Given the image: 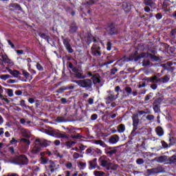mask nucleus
Segmentation results:
<instances>
[{
	"label": "nucleus",
	"instance_id": "obj_1",
	"mask_svg": "<svg viewBox=\"0 0 176 176\" xmlns=\"http://www.w3.org/2000/svg\"><path fill=\"white\" fill-rule=\"evenodd\" d=\"M145 57H150L153 61H159L160 58L159 56H156V55H153L149 52H141L138 54V47H135V50L129 56V59L131 60H134L135 63L137 61H140L141 58H145Z\"/></svg>",
	"mask_w": 176,
	"mask_h": 176
},
{
	"label": "nucleus",
	"instance_id": "obj_2",
	"mask_svg": "<svg viewBox=\"0 0 176 176\" xmlns=\"http://www.w3.org/2000/svg\"><path fill=\"white\" fill-rule=\"evenodd\" d=\"M69 68L74 72V76L76 79L82 80V79H86V78H90L91 76V72H88L85 74H83V71H80L78 67H74L72 63H69Z\"/></svg>",
	"mask_w": 176,
	"mask_h": 176
},
{
	"label": "nucleus",
	"instance_id": "obj_3",
	"mask_svg": "<svg viewBox=\"0 0 176 176\" xmlns=\"http://www.w3.org/2000/svg\"><path fill=\"white\" fill-rule=\"evenodd\" d=\"M132 122L133 129L131 132V135L129 137L131 141L135 140V137L140 134V132H137V130H138V125L140 124V118H138V114H134L132 116Z\"/></svg>",
	"mask_w": 176,
	"mask_h": 176
},
{
	"label": "nucleus",
	"instance_id": "obj_4",
	"mask_svg": "<svg viewBox=\"0 0 176 176\" xmlns=\"http://www.w3.org/2000/svg\"><path fill=\"white\" fill-rule=\"evenodd\" d=\"M73 83H76L79 87L87 89L88 91H93V81L90 78L82 80H72Z\"/></svg>",
	"mask_w": 176,
	"mask_h": 176
},
{
	"label": "nucleus",
	"instance_id": "obj_5",
	"mask_svg": "<svg viewBox=\"0 0 176 176\" xmlns=\"http://www.w3.org/2000/svg\"><path fill=\"white\" fill-rule=\"evenodd\" d=\"M30 161L28 158L25 155H16L14 160V164H16V166H20V167H24V166H27Z\"/></svg>",
	"mask_w": 176,
	"mask_h": 176
},
{
	"label": "nucleus",
	"instance_id": "obj_6",
	"mask_svg": "<svg viewBox=\"0 0 176 176\" xmlns=\"http://www.w3.org/2000/svg\"><path fill=\"white\" fill-rule=\"evenodd\" d=\"M105 30L110 36H113L115 35H118L119 34V30L116 28V25L113 23H108L106 25Z\"/></svg>",
	"mask_w": 176,
	"mask_h": 176
},
{
	"label": "nucleus",
	"instance_id": "obj_7",
	"mask_svg": "<svg viewBox=\"0 0 176 176\" xmlns=\"http://www.w3.org/2000/svg\"><path fill=\"white\" fill-rule=\"evenodd\" d=\"M153 100H154L153 103V109L155 113H160L162 112V110H160V106L162 105L163 98L160 97L157 98H153Z\"/></svg>",
	"mask_w": 176,
	"mask_h": 176
},
{
	"label": "nucleus",
	"instance_id": "obj_8",
	"mask_svg": "<svg viewBox=\"0 0 176 176\" xmlns=\"http://www.w3.org/2000/svg\"><path fill=\"white\" fill-rule=\"evenodd\" d=\"M91 53L95 57H101L102 50L100 46V43L94 44L91 47Z\"/></svg>",
	"mask_w": 176,
	"mask_h": 176
},
{
	"label": "nucleus",
	"instance_id": "obj_9",
	"mask_svg": "<svg viewBox=\"0 0 176 176\" xmlns=\"http://www.w3.org/2000/svg\"><path fill=\"white\" fill-rule=\"evenodd\" d=\"M50 135L52 137H57L58 138H65V140H69V135H67L65 133H61L58 130H52L50 131Z\"/></svg>",
	"mask_w": 176,
	"mask_h": 176
},
{
	"label": "nucleus",
	"instance_id": "obj_10",
	"mask_svg": "<svg viewBox=\"0 0 176 176\" xmlns=\"http://www.w3.org/2000/svg\"><path fill=\"white\" fill-rule=\"evenodd\" d=\"M108 96L105 98L107 101V104H109V102H112L113 101H116V100H118L119 98V93H118L116 95H115V92L113 91H107Z\"/></svg>",
	"mask_w": 176,
	"mask_h": 176
},
{
	"label": "nucleus",
	"instance_id": "obj_11",
	"mask_svg": "<svg viewBox=\"0 0 176 176\" xmlns=\"http://www.w3.org/2000/svg\"><path fill=\"white\" fill-rule=\"evenodd\" d=\"M62 42L66 49L67 50L68 53H74V49H72V47L71 46V40H69L68 38H64V36H61Z\"/></svg>",
	"mask_w": 176,
	"mask_h": 176
},
{
	"label": "nucleus",
	"instance_id": "obj_12",
	"mask_svg": "<svg viewBox=\"0 0 176 176\" xmlns=\"http://www.w3.org/2000/svg\"><path fill=\"white\" fill-rule=\"evenodd\" d=\"M90 78L92 84L100 85V86H102V84L101 83V76H100V74L96 73L93 74V73L91 72V76H90Z\"/></svg>",
	"mask_w": 176,
	"mask_h": 176
},
{
	"label": "nucleus",
	"instance_id": "obj_13",
	"mask_svg": "<svg viewBox=\"0 0 176 176\" xmlns=\"http://www.w3.org/2000/svg\"><path fill=\"white\" fill-rule=\"evenodd\" d=\"M104 153L109 157H112L113 155H116V153H118V148H116V147L107 146L106 148H104Z\"/></svg>",
	"mask_w": 176,
	"mask_h": 176
},
{
	"label": "nucleus",
	"instance_id": "obj_14",
	"mask_svg": "<svg viewBox=\"0 0 176 176\" xmlns=\"http://www.w3.org/2000/svg\"><path fill=\"white\" fill-rule=\"evenodd\" d=\"M1 58L0 59V65L5 67V64H12V60L9 59L6 54L1 55Z\"/></svg>",
	"mask_w": 176,
	"mask_h": 176
},
{
	"label": "nucleus",
	"instance_id": "obj_15",
	"mask_svg": "<svg viewBox=\"0 0 176 176\" xmlns=\"http://www.w3.org/2000/svg\"><path fill=\"white\" fill-rule=\"evenodd\" d=\"M162 168L160 167L153 168L151 169H147V175H155V174H160L162 173Z\"/></svg>",
	"mask_w": 176,
	"mask_h": 176
},
{
	"label": "nucleus",
	"instance_id": "obj_16",
	"mask_svg": "<svg viewBox=\"0 0 176 176\" xmlns=\"http://www.w3.org/2000/svg\"><path fill=\"white\" fill-rule=\"evenodd\" d=\"M35 142L38 144L39 146H41V148H46L50 145V142L47 140H41V139H36L35 140Z\"/></svg>",
	"mask_w": 176,
	"mask_h": 176
},
{
	"label": "nucleus",
	"instance_id": "obj_17",
	"mask_svg": "<svg viewBox=\"0 0 176 176\" xmlns=\"http://www.w3.org/2000/svg\"><path fill=\"white\" fill-rule=\"evenodd\" d=\"M50 165L48 166V170H50V173L53 174L54 171H57L58 167L56 166V162L52 160H49Z\"/></svg>",
	"mask_w": 176,
	"mask_h": 176
},
{
	"label": "nucleus",
	"instance_id": "obj_18",
	"mask_svg": "<svg viewBox=\"0 0 176 176\" xmlns=\"http://www.w3.org/2000/svg\"><path fill=\"white\" fill-rule=\"evenodd\" d=\"M143 80L147 82V83H157V76H153L152 77H144Z\"/></svg>",
	"mask_w": 176,
	"mask_h": 176
},
{
	"label": "nucleus",
	"instance_id": "obj_19",
	"mask_svg": "<svg viewBox=\"0 0 176 176\" xmlns=\"http://www.w3.org/2000/svg\"><path fill=\"white\" fill-rule=\"evenodd\" d=\"M88 164L89 166V170H94L97 168V158H94V160L89 161Z\"/></svg>",
	"mask_w": 176,
	"mask_h": 176
},
{
	"label": "nucleus",
	"instance_id": "obj_20",
	"mask_svg": "<svg viewBox=\"0 0 176 176\" xmlns=\"http://www.w3.org/2000/svg\"><path fill=\"white\" fill-rule=\"evenodd\" d=\"M119 141V135H113L109 139V144H116Z\"/></svg>",
	"mask_w": 176,
	"mask_h": 176
},
{
	"label": "nucleus",
	"instance_id": "obj_21",
	"mask_svg": "<svg viewBox=\"0 0 176 176\" xmlns=\"http://www.w3.org/2000/svg\"><path fill=\"white\" fill-rule=\"evenodd\" d=\"M78 26L76 25V23H73L69 26V34H76V31H78Z\"/></svg>",
	"mask_w": 176,
	"mask_h": 176
},
{
	"label": "nucleus",
	"instance_id": "obj_22",
	"mask_svg": "<svg viewBox=\"0 0 176 176\" xmlns=\"http://www.w3.org/2000/svg\"><path fill=\"white\" fill-rule=\"evenodd\" d=\"M155 133L158 137H163L164 135V131L162 126H157L155 128Z\"/></svg>",
	"mask_w": 176,
	"mask_h": 176
},
{
	"label": "nucleus",
	"instance_id": "obj_23",
	"mask_svg": "<svg viewBox=\"0 0 176 176\" xmlns=\"http://www.w3.org/2000/svg\"><path fill=\"white\" fill-rule=\"evenodd\" d=\"M164 71H168V72H170V74H173L174 72V70L175 69V67H171L170 65H162Z\"/></svg>",
	"mask_w": 176,
	"mask_h": 176
},
{
	"label": "nucleus",
	"instance_id": "obj_24",
	"mask_svg": "<svg viewBox=\"0 0 176 176\" xmlns=\"http://www.w3.org/2000/svg\"><path fill=\"white\" fill-rule=\"evenodd\" d=\"M42 151V147L41 146H39V144L38 143H36L35 144V146L33 147L32 150V152L33 153H39V151Z\"/></svg>",
	"mask_w": 176,
	"mask_h": 176
},
{
	"label": "nucleus",
	"instance_id": "obj_25",
	"mask_svg": "<svg viewBox=\"0 0 176 176\" xmlns=\"http://www.w3.org/2000/svg\"><path fill=\"white\" fill-rule=\"evenodd\" d=\"M38 36L40 37H41L42 39H45V41H47V43H50V36L41 32L38 33Z\"/></svg>",
	"mask_w": 176,
	"mask_h": 176
},
{
	"label": "nucleus",
	"instance_id": "obj_26",
	"mask_svg": "<svg viewBox=\"0 0 176 176\" xmlns=\"http://www.w3.org/2000/svg\"><path fill=\"white\" fill-rule=\"evenodd\" d=\"M64 129L66 130L67 133H69V134H74L76 133V128L72 126H69L67 128L64 127Z\"/></svg>",
	"mask_w": 176,
	"mask_h": 176
},
{
	"label": "nucleus",
	"instance_id": "obj_27",
	"mask_svg": "<svg viewBox=\"0 0 176 176\" xmlns=\"http://www.w3.org/2000/svg\"><path fill=\"white\" fill-rule=\"evenodd\" d=\"M122 8L124 10V12L129 13V12L131 10V5H130V3H124L122 4Z\"/></svg>",
	"mask_w": 176,
	"mask_h": 176
},
{
	"label": "nucleus",
	"instance_id": "obj_28",
	"mask_svg": "<svg viewBox=\"0 0 176 176\" xmlns=\"http://www.w3.org/2000/svg\"><path fill=\"white\" fill-rule=\"evenodd\" d=\"M83 5L85 8H90L91 6H93V5H96V0H89L84 3Z\"/></svg>",
	"mask_w": 176,
	"mask_h": 176
},
{
	"label": "nucleus",
	"instance_id": "obj_29",
	"mask_svg": "<svg viewBox=\"0 0 176 176\" xmlns=\"http://www.w3.org/2000/svg\"><path fill=\"white\" fill-rule=\"evenodd\" d=\"M168 157L166 155H161L157 157V162L158 163H164V162H167Z\"/></svg>",
	"mask_w": 176,
	"mask_h": 176
},
{
	"label": "nucleus",
	"instance_id": "obj_30",
	"mask_svg": "<svg viewBox=\"0 0 176 176\" xmlns=\"http://www.w3.org/2000/svg\"><path fill=\"white\" fill-rule=\"evenodd\" d=\"M10 75H12L14 78H19V75H21V73L19 72L18 70H10Z\"/></svg>",
	"mask_w": 176,
	"mask_h": 176
},
{
	"label": "nucleus",
	"instance_id": "obj_31",
	"mask_svg": "<svg viewBox=\"0 0 176 176\" xmlns=\"http://www.w3.org/2000/svg\"><path fill=\"white\" fill-rule=\"evenodd\" d=\"M99 161L102 167H107L108 164H112V163L108 162V161L105 160H101V158L99 159Z\"/></svg>",
	"mask_w": 176,
	"mask_h": 176
},
{
	"label": "nucleus",
	"instance_id": "obj_32",
	"mask_svg": "<svg viewBox=\"0 0 176 176\" xmlns=\"http://www.w3.org/2000/svg\"><path fill=\"white\" fill-rule=\"evenodd\" d=\"M118 133H124V131H126V126L124 124H120L118 125Z\"/></svg>",
	"mask_w": 176,
	"mask_h": 176
},
{
	"label": "nucleus",
	"instance_id": "obj_33",
	"mask_svg": "<svg viewBox=\"0 0 176 176\" xmlns=\"http://www.w3.org/2000/svg\"><path fill=\"white\" fill-rule=\"evenodd\" d=\"M152 97H153V92H150L148 94H147L144 98L145 104H148V102H149V100H151Z\"/></svg>",
	"mask_w": 176,
	"mask_h": 176
},
{
	"label": "nucleus",
	"instance_id": "obj_34",
	"mask_svg": "<svg viewBox=\"0 0 176 176\" xmlns=\"http://www.w3.org/2000/svg\"><path fill=\"white\" fill-rule=\"evenodd\" d=\"M75 144H76V142L67 141L65 142V146L67 147V149H69L70 148H72Z\"/></svg>",
	"mask_w": 176,
	"mask_h": 176
},
{
	"label": "nucleus",
	"instance_id": "obj_35",
	"mask_svg": "<svg viewBox=\"0 0 176 176\" xmlns=\"http://www.w3.org/2000/svg\"><path fill=\"white\" fill-rule=\"evenodd\" d=\"M96 144L100 145V146H102L103 148H107L108 146H107V144H105V142L101 140H96Z\"/></svg>",
	"mask_w": 176,
	"mask_h": 176
},
{
	"label": "nucleus",
	"instance_id": "obj_36",
	"mask_svg": "<svg viewBox=\"0 0 176 176\" xmlns=\"http://www.w3.org/2000/svg\"><path fill=\"white\" fill-rule=\"evenodd\" d=\"M162 8L165 12H170V6L167 4V1H164L162 6Z\"/></svg>",
	"mask_w": 176,
	"mask_h": 176
},
{
	"label": "nucleus",
	"instance_id": "obj_37",
	"mask_svg": "<svg viewBox=\"0 0 176 176\" xmlns=\"http://www.w3.org/2000/svg\"><path fill=\"white\" fill-rule=\"evenodd\" d=\"M65 90H68V88L65 86H63L60 88H58L56 91V93H58L59 94H63Z\"/></svg>",
	"mask_w": 176,
	"mask_h": 176
},
{
	"label": "nucleus",
	"instance_id": "obj_38",
	"mask_svg": "<svg viewBox=\"0 0 176 176\" xmlns=\"http://www.w3.org/2000/svg\"><path fill=\"white\" fill-rule=\"evenodd\" d=\"M162 146L160 149H168V144L166 142V141L162 140L161 141Z\"/></svg>",
	"mask_w": 176,
	"mask_h": 176
},
{
	"label": "nucleus",
	"instance_id": "obj_39",
	"mask_svg": "<svg viewBox=\"0 0 176 176\" xmlns=\"http://www.w3.org/2000/svg\"><path fill=\"white\" fill-rule=\"evenodd\" d=\"M10 78H12V76L9 74H2L0 76V79H2V80H8Z\"/></svg>",
	"mask_w": 176,
	"mask_h": 176
},
{
	"label": "nucleus",
	"instance_id": "obj_40",
	"mask_svg": "<svg viewBox=\"0 0 176 176\" xmlns=\"http://www.w3.org/2000/svg\"><path fill=\"white\" fill-rule=\"evenodd\" d=\"M144 3L146 6H151V8L153 6V1L152 0H144Z\"/></svg>",
	"mask_w": 176,
	"mask_h": 176
},
{
	"label": "nucleus",
	"instance_id": "obj_41",
	"mask_svg": "<svg viewBox=\"0 0 176 176\" xmlns=\"http://www.w3.org/2000/svg\"><path fill=\"white\" fill-rule=\"evenodd\" d=\"M124 90L128 96H130L131 93H133V89H131V87H126Z\"/></svg>",
	"mask_w": 176,
	"mask_h": 176
},
{
	"label": "nucleus",
	"instance_id": "obj_42",
	"mask_svg": "<svg viewBox=\"0 0 176 176\" xmlns=\"http://www.w3.org/2000/svg\"><path fill=\"white\" fill-rule=\"evenodd\" d=\"M94 155H97L98 156H100V155H102V151L100 148H94Z\"/></svg>",
	"mask_w": 176,
	"mask_h": 176
},
{
	"label": "nucleus",
	"instance_id": "obj_43",
	"mask_svg": "<svg viewBox=\"0 0 176 176\" xmlns=\"http://www.w3.org/2000/svg\"><path fill=\"white\" fill-rule=\"evenodd\" d=\"M20 141L21 142H23L24 144H26V145H28V146L31 145V142L28 139H25L23 138L20 140Z\"/></svg>",
	"mask_w": 176,
	"mask_h": 176
},
{
	"label": "nucleus",
	"instance_id": "obj_44",
	"mask_svg": "<svg viewBox=\"0 0 176 176\" xmlns=\"http://www.w3.org/2000/svg\"><path fill=\"white\" fill-rule=\"evenodd\" d=\"M78 166L80 167V170H85V168H86L87 164L86 162H80L78 163Z\"/></svg>",
	"mask_w": 176,
	"mask_h": 176
},
{
	"label": "nucleus",
	"instance_id": "obj_45",
	"mask_svg": "<svg viewBox=\"0 0 176 176\" xmlns=\"http://www.w3.org/2000/svg\"><path fill=\"white\" fill-rule=\"evenodd\" d=\"M149 65H151V61L149 60H144L142 61L143 67H149Z\"/></svg>",
	"mask_w": 176,
	"mask_h": 176
},
{
	"label": "nucleus",
	"instance_id": "obj_46",
	"mask_svg": "<svg viewBox=\"0 0 176 176\" xmlns=\"http://www.w3.org/2000/svg\"><path fill=\"white\" fill-rule=\"evenodd\" d=\"M11 8H14V9H16L17 10H21V7L18 3L11 4Z\"/></svg>",
	"mask_w": 176,
	"mask_h": 176
},
{
	"label": "nucleus",
	"instance_id": "obj_47",
	"mask_svg": "<svg viewBox=\"0 0 176 176\" xmlns=\"http://www.w3.org/2000/svg\"><path fill=\"white\" fill-rule=\"evenodd\" d=\"M72 138H73V140H80V138H82V135H80V134L77 133L76 135H72Z\"/></svg>",
	"mask_w": 176,
	"mask_h": 176
},
{
	"label": "nucleus",
	"instance_id": "obj_48",
	"mask_svg": "<svg viewBox=\"0 0 176 176\" xmlns=\"http://www.w3.org/2000/svg\"><path fill=\"white\" fill-rule=\"evenodd\" d=\"M87 155H94V148H89L86 150Z\"/></svg>",
	"mask_w": 176,
	"mask_h": 176
},
{
	"label": "nucleus",
	"instance_id": "obj_49",
	"mask_svg": "<svg viewBox=\"0 0 176 176\" xmlns=\"http://www.w3.org/2000/svg\"><path fill=\"white\" fill-rule=\"evenodd\" d=\"M104 172H101V171H98V170H95L94 172V175H95V176H102V175H104Z\"/></svg>",
	"mask_w": 176,
	"mask_h": 176
},
{
	"label": "nucleus",
	"instance_id": "obj_50",
	"mask_svg": "<svg viewBox=\"0 0 176 176\" xmlns=\"http://www.w3.org/2000/svg\"><path fill=\"white\" fill-rule=\"evenodd\" d=\"M144 159L142 158H138V160H136V164L140 166H141V164H144Z\"/></svg>",
	"mask_w": 176,
	"mask_h": 176
},
{
	"label": "nucleus",
	"instance_id": "obj_51",
	"mask_svg": "<svg viewBox=\"0 0 176 176\" xmlns=\"http://www.w3.org/2000/svg\"><path fill=\"white\" fill-rule=\"evenodd\" d=\"M22 74L23 75V76H25V78H26L27 79H28V78H30V73H28V72L25 71V70H23L22 71Z\"/></svg>",
	"mask_w": 176,
	"mask_h": 176
},
{
	"label": "nucleus",
	"instance_id": "obj_52",
	"mask_svg": "<svg viewBox=\"0 0 176 176\" xmlns=\"http://www.w3.org/2000/svg\"><path fill=\"white\" fill-rule=\"evenodd\" d=\"M19 140H16V138H12V140L10 141V144L11 145H14V144H18Z\"/></svg>",
	"mask_w": 176,
	"mask_h": 176
},
{
	"label": "nucleus",
	"instance_id": "obj_53",
	"mask_svg": "<svg viewBox=\"0 0 176 176\" xmlns=\"http://www.w3.org/2000/svg\"><path fill=\"white\" fill-rule=\"evenodd\" d=\"M48 162H49V159L45 158V157L41 158V164H47Z\"/></svg>",
	"mask_w": 176,
	"mask_h": 176
},
{
	"label": "nucleus",
	"instance_id": "obj_54",
	"mask_svg": "<svg viewBox=\"0 0 176 176\" xmlns=\"http://www.w3.org/2000/svg\"><path fill=\"white\" fill-rule=\"evenodd\" d=\"M118 68L113 67L111 69L110 74H111V75H115L116 74V72H118Z\"/></svg>",
	"mask_w": 176,
	"mask_h": 176
},
{
	"label": "nucleus",
	"instance_id": "obj_55",
	"mask_svg": "<svg viewBox=\"0 0 176 176\" xmlns=\"http://www.w3.org/2000/svg\"><path fill=\"white\" fill-rule=\"evenodd\" d=\"M86 42H87V45H90V43H91L93 42V38H91L90 36H88L87 37Z\"/></svg>",
	"mask_w": 176,
	"mask_h": 176
},
{
	"label": "nucleus",
	"instance_id": "obj_56",
	"mask_svg": "<svg viewBox=\"0 0 176 176\" xmlns=\"http://www.w3.org/2000/svg\"><path fill=\"white\" fill-rule=\"evenodd\" d=\"M162 79L163 80L162 83H167V82L170 80V78H168V76H167L162 77Z\"/></svg>",
	"mask_w": 176,
	"mask_h": 176
},
{
	"label": "nucleus",
	"instance_id": "obj_57",
	"mask_svg": "<svg viewBox=\"0 0 176 176\" xmlns=\"http://www.w3.org/2000/svg\"><path fill=\"white\" fill-rule=\"evenodd\" d=\"M36 67L37 69H38V71H43V67L39 63H36Z\"/></svg>",
	"mask_w": 176,
	"mask_h": 176
},
{
	"label": "nucleus",
	"instance_id": "obj_58",
	"mask_svg": "<svg viewBox=\"0 0 176 176\" xmlns=\"http://www.w3.org/2000/svg\"><path fill=\"white\" fill-rule=\"evenodd\" d=\"M87 102L89 105H93L94 104V98H89Z\"/></svg>",
	"mask_w": 176,
	"mask_h": 176
},
{
	"label": "nucleus",
	"instance_id": "obj_59",
	"mask_svg": "<svg viewBox=\"0 0 176 176\" xmlns=\"http://www.w3.org/2000/svg\"><path fill=\"white\" fill-rule=\"evenodd\" d=\"M146 120H153L155 119V116L153 115H148L146 117Z\"/></svg>",
	"mask_w": 176,
	"mask_h": 176
},
{
	"label": "nucleus",
	"instance_id": "obj_60",
	"mask_svg": "<svg viewBox=\"0 0 176 176\" xmlns=\"http://www.w3.org/2000/svg\"><path fill=\"white\" fill-rule=\"evenodd\" d=\"M112 49V43L108 42L107 43V50L110 51Z\"/></svg>",
	"mask_w": 176,
	"mask_h": 176
},
{
	"label": "nucleus",
	"instance_id": "obj_61",
	"mask_svg": "<svg viewBox=\"0 0 176 176\" xmlns=\"http://www.w3.org/2000/svg\"><path fill=\"white\" fill-rule=\"evenodd\" d=\"M56 122H58V123H63L64 122V118L57 117L56 118Z\"/></svg>",
	"mask_w": 176,
	"mask_h": 176
},
{
	"label": "nucleus",
	"instance_id": "obj_62",
	"mask_svg": "<svg viewBox=\"0 0 176 176\" xmlns=\"http://www.w3.org/2000/svg\"><path fill=\"white\" fill-rule=\"evenodd\" d=\"M98 118V115L96 113L92 114L91 116V120H97V118Z\"/></svg>",
	"mask_w": 176,
	"mask_h": 176
},
{
	"label": "nucleus",
	"instance_id": "obj_63",
	"mask_svg": "<svg viewBox=\"0 0 176 176\" xmlns=\"http://www.w3.org/2000/svg\"><path fill=\"white\" fill-rule=\"evenodd\" d=\"M170 36H175L176 35V28L173 29L170 32Z\"/></svg>",
	"mask_w": 176,
	"mask_h": 176
},
{
	"label": "nucleus",
	"instance_id": "obj_64",
	"mask_svg": "<svg viewBox=\"0 0 176 176\" xmlns=\"http://www.w3.org/2000/svg\"><path fill=\"white\" fill-rule=\"evenodd\" d=\"M8 94L9 97H13V89H8Z\"/></svg>",
	"mask_w": 176,
	"mask_h": 176
}]
</instances>
